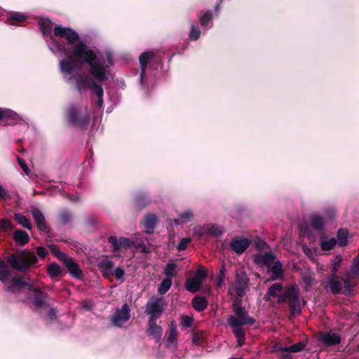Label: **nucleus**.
<instances>
[{
    "label": "nucleus",
    "mask_w": 359,
    "mask_h": 359,
    "mask_svg": "<svg viewBox=\"0 0 359 359\" xmlns=\"http://www.w3.org/2000/svg\"><path fill=\"white\" fill-rule=\"evenodd\" d=\"M55 36L65 39L71 47V53L67 50V55L61 53L57 57L65 56L60 60L59 67L64 78L68 83H73V78L71 76L72 72L77 67L78 62L84 61L89 66L91 75L98 81L104 82L108 79L109 74L107 67L113 65V55L111 53H107V60L109 65L105 64L103 59L98 57L95 53L89 49L82 41H79V34L70 27L55 25L53 28ZM66 50H67L66 48Z\"/></svg>",
    "instance_id": "nucleus-1"
},
{
    "label": "nucleus",
    "mask_w": 359,
    "mask_h": 359,
    "mask_svg": "<svg viewBox=\"0 0 359 359\" xmlns=\"http://www.w3.org/2000/svg\"><path fill=\"white\" fill-rule=\"evenodd\" d=\"M233 310L234 315L230 316L227 321L236 337L238 345L241 346L245 339L243 326L252 325L255 323V320L248 315L245 308L241 306V301L234 302Z\"/></svg>",
    "instance_id": "nucleus-2"
},
{
    "label": "nucleus",
    "mask_w": 359,
    "mask_h": 359,
    "mask_svg": "<svg viewBox=\"0 0 359 359\" xmlns=\"http://www.w3.org/2000/svg\"><path fill=\"white\" fill-rule=\"evenodd\" d=\"M108 243L111 245V251L116 256H121L123 249H135L141 251H145V246L142 238L135 237L134 239H129L126 237L109 236Z\"/></svg>",
    "instance_id": "nucleus-3"
},
{
    "label": "nucleus",
    "mask_w": 359,
    "mask_h": 359,
    "mask_svg": "<svg viewBox=\"0 0 359 359\" xmlns=\"http://www.w3.org/2000/svg\"><path fill=\"white\" fill-rule=\"evenodd\" d=\"M6 290L13 293L28 292L32 293L36 306L38 308L44 305V299L46 298V294L42 292L40 290L34 288V287L29 283L22 282L18 278H12L11 285L7 287Z\"/></svg>",
    "instance_id": "nucleus-4"
},
{
    "label": "nucleus",
    "mask_w": 359,
    "mask_h": 359,
    "mask_svg": "<svg viewBox=\"0 0 359 359\" xmlns=\"http://www.w3.org/2000/svg\"><path fill=\"white\" fill-rule=\"evenodd\" d=\"M40 30L43 36L48 37L47 41L48 46L51 53L55 55L61 53L67 55V50L64 46H62L52 35L53 22L48 18H41L39 21Z\"/></svg>",
    "instance_id": "nucleus-5"
},
{
    "label": "nucleus",
    "mask_w": 359,
    "mask_h": 359,
    "mask_svg": "<svg viewBox=\"0 0 359 359\" xmlns=\"http://www.w3.org/2000/svg\"><path fill=\"white\" fill-rule=\"evenodd\" d=\"M76 87L80 92L90 89L95 95L98 97L97 106L98 109L102 108L103 105V88L100 85H98L89 76L86 74H81L76 78Z\"/></svg>",
    "instance_id": "nucleus-6"
},
{
    "label": "nucleus",
    "mask_w": 359,
    "mask_h": 359,
    "mask_svg": "<svg viewBox=\"0 0 359 359\" xmlns=\"http://www.w3.org/2000/svg\"><path fill=\"white\" fill-rule=\"evenodd\" d=\"M278 302H287L289 304L292 315L296 316L301 313L299 290L296 285H292L285 288L283 293L279 296Z\"/></svg>",
    "instance_id": "nucleus-7"
},
{
    "label": "nucleus",
    "mask_w": 359,
    "mask_h": 359,
    "mask_svg": "<svg viewBox=\"0 0 359 359\" xmlns=\"http://www.w3.org/2000/svg\"><path fill=\"white\" fill-rule=\"evenodd\" d=\"M37 257L32 252L22 253L10 259L13 266L18 271H26L37 262Z\"/></svg>",
    "instance_id": "nucleus-8"
},
{
    "label": "nucleus",
    "mask_w": 359,
    "mask_h": 359,
    "mask_svg": "<svg viewBox=\"0 0 359 359\" xmlns=\"http://www.w3.org/2000/svg\"><path fill=\"white\" fill-rule=\"evenodd\" d=\"M66 118L70 123L79 127L86 126L89 121V115L86 110L79 109L73 106L69 107Z\"/></svg>",
    "instance_id": "nucleus-9"
},
{
    "label": "nucleus",
    "mask_w": 359,
    "mask_h": 359,
    "mask_svg": "<svg viewBox=\"0 0 359 359\" xmlns=\"http://www.w3.org/2000/svg\"><path fill=\"white\" fill-rule=\"evenodd\" d=\"M359 278V254L353 259L350 271L344 275L343 279L344 291V294L349 295L352 292L353 285L351 282L353 279Z\"/></svg>",
    "instance_id": "nucleus-10"
},
{
    "label": "nucleus",
    "mask_w": 359,
    "mask_h": 359,
    "mask_svg": "<svg viewBox=\"0 0 359 359\" xmlns=\"http://www.w3.org/2000/svg\"><path fill=\"white\" fill-rule=\"evenodd\" d=\"M164 307V299L161 298H152L147 304L145 313L149 315V320H156L162 314Z\"/></svg>",
    "instance_id": "nucleus-11"
},
{
    "label": "nucleus",
    "mask_w": 359,
    "mask_h": 359,
    "mask_svg": "<svg viewBox=\"0 0 359 359\" xmlns=\"http://www.w3.org/2000/svg\"><path fill=\"white\" fill-rule=\"evenodd\" d=\"M207 273L203 267H199L195 275L192 278H189L186 281V288L191 292L198 291L203 283L206 278Z\"/></svg>",
    "instance_id": "nucleus-12"
},
{
    "label": "nucleus",
    "mask_w": 359,
    "mask_h": 359,
    "mask_svg": "<svg viewBox=\"0 0 359 359\" xmlns=\"http://www.w3.org/2000/svg\"><path fill=\"white\" fill-rule=\"evenodd\" d=\"M130 317V306L126 303L121 309H116L114 316L111 318V323L116 327H121L127 322Z\"/></svg>",
    "instance_id": "nucleus-13"
},
{
    "label": "nucleus",
    "mask_w": 359,
    "mask_h": 359,
    "mask_svg": "<svg viewBox=\"0 0 359 359\" xmlns=\"http://www.w3.org/2000/svg\"><path fill=\"white\" fill-rule=\"evenodd\" d=\"M249 278L245 271H241L236 275L235 290L237 295L243 297L247 292L249 286Z\"/></svg>",
    "instance_id": "nucleus-14"
},
{
    "label": "nucleus",
    "mask_w": 359,
    "mask_h": 359,
    "mask_svg": "<svg viewBox=\"0 0 359 359\" xmlns=\"http://www.w3.org/2000/svg\"><path fill=\"white\" fill-rule=\"evenodd\" d=\"M154 53L152 51H146L139 56V61L141 67V72L139 83L142 86H145L144 77L146 75V69L149 62L153 58Z\"/></svg>",
    "instance_id": "nucleus-15"
},
{
    "label": "nucleus",
    "mask_w": 359,
    "mask_h": 359,
    "mask_svg": "<svg viewBox=\"0 0 359 359\" xmlns=\"http://www.w3.org/2000/svg\"><path fill=\"white\" fill-rule=\"evenodd\" d=\"M31 213L37 228L41 231L48 232L49 231V227L46 224L45 217L41 211L36 208H32Z\"/></svg>",
    "instance_id": "nucleus-16"
},
{
    "label": "nucleus",
    "mask_w": 359,
    "mask_h": 359,
    "mask_svg": "<svg viewBox=\"0 0 359 359\" xmlns=\"http://www.w3.org/2000/svg\"><path fill=\"white\" fill-rule=\"evenodd\" d=\"M276 257L271 252H260L255 257V262L260 266L269 268L275 262Z\"/></svg>",
    "instance_id": "nucleus-17"
},
{
    "label": "nucleus",
    "mask_w": 359,
    "mask_h": 359,
    "mask_svg": "<svg viewBox=\"0 0 359 359\" xmlns=\"http://www.w3.org/2000/svg\"><path fill=\"white\" fill-rule=\"evenodd\" d=\"M250 241L245 238L236 237L230 244L232 250L238 254H242L250 245Z\"/></svg>",
    "instance_id": "nucleus-18"
},
{
    "label": "nucleus",
    "mask_w": 359,
    "mask_h": 359,
    "mask_svg": "<svg viewBox=\"0 0 359 359\" xmlns=\"http://www.w3.org/2000/svg\"><path fill=\"white\" fill-rule=\"evenodd\" d=\"M69 273L75 278H81L83 272L81 270L79 264L70 257H68L64 262Z\"/></svg>",
    "instance_id": "nucleus-19"
},
{
    "label": "nucleus",
    "mask_w": 359,
    "mask_h": 359,
    "mask_svg": "<svg viewBox=\"0 0 359 359\" xmlns=\"http://www.w3.org/2000/svg\"><path fill=\"white\" fill-rule=\"evenodd\" d=\"M327 287L334 294H339L342 291V280L341 278L332 275L327 282Z\"/></svg>",
    "instance_id": "nucleus-20"
},
{
    "label": "nucleus",
    "mask_w": 359,
    "mask_h": 359,
    "mask_svg": "<svg viewBox=\"0 0 359 359\" xmlns=\"http://www.w3.org/2000/svg\"><path fill=\"white\" fill-rule=\"evenodd\" d=\"M268 273L270 276L271 280L281 279L283 276V271L280 262H274V263L268 268Z\"/></svg>",
    "instance_id": "nucleus-21"
},
{
    "label": "nucleus",
    "mask_w": 359,
    "mask_h": 359,
    "mask_svg": "<svg viewBox=\"0 0 359 359\" xmlns=\"http://www.w3.org/2000/svg\"><path fill=\"white\" fill-rule=\"evenodd\" d=\"M156 216L152 213L147 214L142 221L143 229L147 233H151L156 227Z\"/></svg>",
    "instance_id": "nucleus-22"
},
{
    "label": "nucleus",
    "mask_w": 359,
    "mask_h": 359,
    "mask_svg": "<svg viewBox=\"0 0 359 359\" xmlns=\"http://www.w3.org/2000/svg\"><path fill=\"white\" fill-rule=\"evenodd\" d=\"M177 331L176 325L172 323L170 326L169 332L167 334V346L168 348L175 349L177 347Z\"/></svg>",
    "instance_id": "nucleus-23"
},
{
    "label": "nucleus",
    "mask_w": 359,
    "mask_h": 359,
    "mask_svg": "<svg viewBox=\"0 0 359 359\" xmlns=\"http://www.w3.org/2000/svg\"><path fill=\"white\" fill-rule=\"evenodd\" d=\"M155 320H149L148 333L156 341H159L162 337L163 330L161 326L156 325Z\"/></svg>",
    "instance_id": "nucleus-24"
},
{
    "label": "nucleus",
    "mask_w": 359,
    "mask_h": 359,
    "mask_svg": "<svg viewBox=\"0 0 359 359\" xmlns=\"http://www.w3.org/2000/svg\"><path fill=\"white\" fill-rule=\"evenodd\" d=\"M320 337L322 342L328 346L338 344L341 341V337L333 332L323 333Z\"/></svg>",
    "instance_id": "nucleus-25"
},
{
    "label": "nucleus",
    "mask_w": 359,
    "mask_h": 359,
    "mask_svg": "<svg viewBox=\"0 0 359 359\" xmlns=\"http://www.w3.org/2000/svg\"><path fill=\"white\" fill-rule=\"evenodd\" d=\"M311 227L318 231H322L324 228V218L318 214H312L309 217Z\"/></svg>",
    "instance_id": "nucleus-26"
},
{
    "label": "nucleus",
    "mask_w": 359,
    "mask_h": 359,
    "mask_svg": "<svg viewBox=\"0 0 359 359\" xmlns=\"http://www.w3.org/2000/svg\"><path fill=\"white\" fill-rule=\"evenodd\" d=\"M305 347L303 342H298L285 348V354L280 356L281 359H292L291 353L302 351Z\"/></svg>",
    "instance_id": "nucleus-27"
},
{
    "label": "nucleus",
    "mask_w": 359,
    "mask_h": 359,
    "mask_svg": "<svg viewBox=\"0 0 359 359\" xmlns=\"http://www.w3.org/2000/svg\"><path fill=\"white\" fill-rule=\"evenodd\" d=\"M11 277L9 266L4 261L0 262V281L6 283L11 279Z\"/></svg>",
    "instance_id": "nucleus-28"
},
{
    "label": "nucleus",
    "mask_w": 359,
    "mask_h": 359,
    "mask_svg": "<svg viewBox=\"0 0 359 359\" xmlns=\"http://www.w3.org/2000/svg\"><path fill=\"white\" fill-rule=\"evenodd\" d=\"M0 119L12 120L16 121L19 119V115L11 109L0 108Z\"/></svg>",
    "instance_id": "nucleus-29"
},
{
    "label": "nucleus",
    "mask_w": 359,
    "mask_h": 359,
    "mask_svg": "<svg viewBox=\"0 0 359 359\" xmlns=\"http://www.w3.org/2000/svg\"><path fill=\"white\" fill-rule=\"evenodd\" d=\"M114 266V262L109 259H103L100 263V269L104 276H107L111 273V269Z\"/></svg>",
    "instance_id": "nucleus-30"
},
{
    "label": "nucleus",
    "mask_w": 359,
    "mask_h": 359,
    "mask_svg": "<svg viewBox=\"0 0 359 359\" xmlns=\"http://www.w3.org/2000/svg\"><path fill=\"white\" fill-rule=\"evenodd\" d=\"M13 238L20 245H24L29 241V236L27 232L22 230H18L13 234Z\"/></svg>",
    "instance_id": "nucleus-31"
},
{
    "label": "nucleus",
    "mask_w": 359,
    "mask_h": 359,
    "mask_svg": "<svg viewBox=\"0 0 359 359\" xmlns=\"http://www.w3.org/2000/svg\"><path fill=\"white\" fill-rule=\"evenodd\" d=\"M191 304L193 307L198 311H202L208 306V302L205 297H196L192 301Z\"/></svg>",
    "instance_id": "nucleus-32"
},
{
    "label": "nucleus",
    "mask_w": 359,
    "mask_h": 359,
    "mask_svg": "<svg viewBox=\"0 0 359 359\" xmlns=\"http://www.w3.org/2000/svg\"><path fill=\"white\" fill-rule=\"evenodd\" d=\"M302 280L304 283V289L308 290L316 283L313 273L309 271H304L302 274Z\"/></svg>",
    "instance_id": "nucleus-33"
},
{
    "label": "nucleus",
    "mask_w": 359,
    "mask_h": 359,
    "mask_svg": "<svg viewBox=\"0 0 359 359\" xmlns=\"http://www.w3.org/2000/svg\"><path fill=\"white\" fill-rule=\"evenodd\" d=\"M47 272L51 278H56L62 273V268L56 263H52L47 267Z\"/></svg>",
    "instance_id": "nucleus-34"
},
{
    "label": "nucleus",
    "mask_w": 359,
    "mask_h": 359,
    "mask_svg": "<svg viewBox=\"0 0 359 359\" xmlns=\"http://www.w3.org/2000/svg\"><path fill=\"white\" fill-rule=\"evenodd\" d=\"M282 290V285L280 283L273 284L268 290V292L265 294L264 299L266 301H269L271 297H277L278 292Z\"/></svg>",
    "instance_id": "nucleus-35"
},
{
    "label": "nucleus",
    "mask_w": 359,
    "mask_h": 359,
    "mask_svg": "<svg viewBox=\"0 0 359 359\" xmlns=\"http://www.w3.org/2000/svg\"><path fill=\"white\" fill-rule=\"evenodd\" d=\"M176 268L177 264L174 261H170L167 264L164 269V274L168 277L167 278H170L171 280L176 276Z\"/></svg>",
    "instance_id": "nucleus-36"
},
{
    "label": "nucleus",
    "mask_w": 359,
    "mask_h": 359,
    "mask_svg": "<svg viewBox=\"0 0 359 359\" xmlns=\"http://www.w3.org/2000/svg\"><path fill=\"white\" fill-rule=\"evenodd\" d=\"M14 219L22 227L29 230L32 229V224L27 217H26L25 215L20 213H16L14 215Z\"/></svg>",
    "instance_id": "nucleus-37"
},
{
    "label": "nucleus",
    "mask_w": 359,
    "mask_h": 359,
    "mask_svg": "<svg viewBox=\"0 0 359 359\" xmlns=\"http://www.w3.org/2000/svg\"><path fill=\"white\" fill-rule=\"evenodd\" d=\"M213 18L211 11H205L203 15L199 17V22L202 27H207L208 25L212 21Z\"/></svg>",
    "instance_id": "nucleus-38"
},
{
    "label": "nucleus",
    "mask_w": 359,
    "mask_h": 359,
    "mask_svg": "<svg viewBox=\"0 0 359 359\" xmlns=\"http://www.w3.org/2000/svg\"><path fill=\"white\" fill-rule=\"evenodd\" d=\"M201 34V31L198 28V26L196 25L195 23H192L191 25V29L189 34V37L191 41H196L198 40Z\"/></svg>",
    "instance_id": "nucleus-39"
},
{
    "label": "nucleus",
    "mask_w": 359,
    "mask_h": 359,
    "mask_svg": "<svg viewBox=\"0 0 359 359\" xmlns=\"http://www.w3.org/2000/svg\"><path fill=\"white\" fill-rule=\"evenodd\" d=\"M337 244V240L334 238L328 240H323L320 242V248L323 251L332 250Z\"/></svg>",
    "instance_id": "nucleus-40"
},
{
    "label": "nucleus",
    "mask_w": 359,
    "mask_h": 359,
    "mask_svg": "<svg viewBox=\"0 0 359 359\" xmlns=\"http://www.w3.org/2000/svg\"><path fill=\"white\" fill-rule=\"evenodd\" d=\"M171 285H172V281H171L170 278L163 279L158 289V292L161 294H165L170 288Z\"/></svg>",
    "instance_id": "nucleus-41"
},
{
    "label": "nucleus",
    "mask_w": 359,
    "mask_h": 359,
    "mask_svg": "<svg viewBox=\"0 0 359 359\" xmlns=\"http://www.w3.org/2000/svg\"><path fill=\"white\" fill-rule=\"evenodd\" d=\"M194 212L191 210H187L179 215V220L182 222H188L193 219Z\"/></svg>",
    "instance_id": "nucleus-42"
},
{
    "label": "nucleus",
    "mask_w": 359,
    "mask_h": 359,
    "mask_svg": "<svg viewBox=\"0 0 359 359\" xmlns=\"http://www.w3.org/2000/svg\"><path fill=\"white\" fill-rule=\"evenodd\" d=\"M348 231L346 229H339L337 232V240L340 246H344L347 244Z\"/></svg>",
    "instance_id": "nucleus-43"
},
{
    "label": "nucleus",
    "mask_w": 359,
    "mask_h": 359,
    "mask_svg": "<svg viewBox=\"0 0 359 359\" xmlns=\"http://www.w3.org/2000/svg\"><path fill=\"white\" fill-rule=\"evenodd\" d=\"M27 15L19 12H12L9 13V19L13 22H22L27 19Z\"/></svg>",
    "instance_id": "nucleus-44"
},
{
    "label": "nucleus",
    "mask_w": 359,
    "mask_h": 359,
    "mask_svg": "<svg viewBox=\"0 0 359 359\" xmlns=\"http://www.w3.org/2000/svg\"><path fill=\"white\" fill-rule=\"evenodd\" d=\"M50 251L59 260L64 262L68 257L61 252L60 250L55 245L50 247Z\"/></svg>",
    "instance_id": "nucleus-45"
},
{
    "label": "nucleus",
    "mask_w": 359,
    "mask_h": 359,
    "mask_svg": "<svg viewBox=\"0 0 359 359\" xmlns=\"http://www.w3.org/2000/svg\"><path fill=\"white\" fill-rule=\"evenodd\" d=\"M190 242L191 239L189 238H183L177 246V250H184Z\"/></svg>",
    "instance_id": "nucleus-46"
},
{
    "label": "nucleus",
    "mask_w": 359,
    "mask_h": 359,
    "mask_svg": "<svg viewBox=\"0 0 359 359\" xmlns=\"http://www.w3.org/2000/svg\"><path fill=\"white\" fill-rule=\"evenodd\" d=\"M60 220L62 223L67 224L72 220V214L68 211L62 212L60 214Z\"/></svg>",
    "instance_id": "nucleus-47"
},
{
    "label": "nucleus",
    "mask_w": 359,
    "mask_h": 359,
    "mask_svg": "<svg viewBox=\"0 0 359 359\" xmlns=\"http://www.w3.org/2000/svg\"><path fill=\"white\" fill-rule=\"evenodd\" d=\"M193 231L195 236L198 238H201L207 231V229L203 226H198L194 228Z\"/></svg>",
    "instance_id": "nucleus-48"
},
{
    "label": "nucleus",
    "mask_w": 359,
    "mask_h": 359,
    "mask_svg": "<svg viewBox=\"0 0 359 359\" xmlns=\"http://www.w3.org/2000/svg\"><path fill=\"white\" fill-rule=\"evenodd\" d=\"M114 275L117 280H121L124 277L125 271L123 268L118 266L114 269Z\"/></svg>",
    "instance_id": "nucleus-49"
},
{
    "label": "nucleus",
    "mask_w": 359,
    "mask_h": 359,
    "mask_svg": "<svg viewBox=\"0 0 359 359\" xmlns=\"http://www.w3.org/2000/svg\"><path fill=\"white\" fill-rule=\"evenodd\" d=\"M207 232H208V234L212 235V236H218L219 235H220L222 233V232L219 230V229L217 226H212L210 227L207 230Z\"/></svg>",
    "instance_id": "nucleus-50"
},
{
    "label": "nucleus",
    "mask_w": 359,
    "mask_h": 359,
    "mask_svg": "<svg viewBox=\"0 0 359 359\" xmlns=\"http://www.w3.org/2000/svg\"><path fill=\"white\" fill-rule=\"evenodd\" d=\"M0 226L5 229H11L13 228L11 222L7 219H1Z\"/></svg>",
    "instance_id": "nucleus-51"
},
{
    "label": "nucleus",
    "mask_w": 359,
    "mask_h": 359,
    "mask_svg": "<svg viewBox=\"0 0 359 359\" xmlns=\"http://www.w3.org/2000/svg\"><path fill=\"white\" fill-rule=\"evenodd\" d=\"M18 162L19 165L23 170V171L27 175H28L29 174V168H28L27 164L25 163V162L22 159H21V158H18Z\"/></svg>",
    "instance_id": "nucleus-52"
},
{
    "label": "nucleus",
    "mask_w": 359,
    "mask_h": 359,
    "mask_svg": "<svg viewBox=\"0 0 359 359\" xmlns=\"http://www.w3.org/2000/svg\"><path fill=\"white\" fill-rule=\"evenodd\" d=\"M36 252L38 255L42 258L45 257L48 253L47 250L41 246H39L36 248Z\"/></svg>",
    "instance_id": "nucleus-53"
},
{
    "label": "nucleus",
    "mask_w": 359,
    "mask_h": 359,
    "mask_svg": "<svg viewBox=\"0 0 359 359\" xmlns=\"http://www.w3.org/2000/svg\"><path fill=\"white\" fill-rule=\"evenodd\" d=\"M191 322H192L191 319L189 317H188V316H184L182 318V324L185 327H190L191 325Z\"/></svg>",
    "instance_id": "nucleus-54"
},
{
    "label": "nucleus",
    "mask_w": 359,
    "mask_h": 359,
    "mask_svg": "<svg viewBox=\"0 0 359 359\" xmlns=\"http://www.w3.org/2000/svg\"><path fill=\"white\" fill-rule=\"evenodd\" d=\"M8 197V191L0 184V200H4Z\"/></svg>",
    "instance_id": "nucleus-55"
},
{
    "label": "nucleus",
    "mask_w": 359,
    "mask_h": 359,
    "mask_svg": "<svg viewBox=\"0 0 359 359\" xmlns=\"http://www.w3.org/2000/svg\"><path fill=\"white\" fill-rule=\"evenodd\" d=\"M285 347L286 346H283L282 344L277 343V344H275L274 348L276 351L283 352V353H281V355H280V357L281 355L285 354Z\"/></svg>",
    "instance_id": "nucleus-56"
},
{
    "label": "nucleus",
    "mask_w": 359,
    "mask_h": 359,
    "mask_svg": "<svg viewBox=\"0 0 359 359\" xmlns=\"http://www.w3.org/2000/svg\"><path fill=\"white\" fill-rule=\"evenodd\" d=\"M48 316L50 320H55L56 318L57 312L55 309H51L48 313Z\"/></svg>",
    "instance_id": "nucleus-57"
},
{
    "label": "nucleus",
    "mask_w": 359,
    "mask_h": 359,
    "mask_svg": "<svg viewBox=\"0 0 359 359\" xmlns=\"http://www.w3.org/2000/svg\"><path fill=\"white\" fill-rule=\"evenodd\" d=\"M342 260V257L341 255H337L336 257V259H335V262H334V265L337 266H339L341 263Z\"/></svg>",
    "instance_id": "nucleus-58"
},
{
    "label": "nucleus",
    "mask_w": 359,
    "mask_h": 359,
    "mask_svg": "<svg viewBox=\"0 0 359 359\" xmlns=\"http://www.w3.org/2000/svg\"><path fill=\"white\" fill-rule=\"evenodd\" d=\"M265 245V243L263 241H259L256 243V247L257 248H261L262 246Z\"/></svg>",
    "instance_id": "nucleus-59"
},
{
    "label": "nucleus",
    "mask_w": 359,
    "mask_h": 359,
    "mask_svg": "<svg viewBox=\"0 0 359 359\" xmlns=\"http://www.w3.org/2000/svg\"><path fill=\"white\" fill-rule=\"evenodd\" d=\"M223 283H224V279H223V278H222V276H220V277L219 278L218 283H217V285H218V287H219L220 285H222L223 284Z\"/></svg>",
    "instance_id": "nucleus-60"
},
{
    "label": "nucleus",
    "mask_w": 359,
    "mask_h": 359,
    "mask_svg": "<svg viewBox=\"0 0 359 359\" xmlns=\"http://www.w3.org/2000/svg\"><path fill=\"white\" fill-rule=\"evenodd\" d=\"M193 339V342H194V344H198V342H199V339H198V337L197 336H196V335H195V336H194V337H193V339Z\"/></svg>",
    "instance_id": "nucleus-61"
},
{
    "label": "nucleus",
    "mask_w": 359,
    "mask_h": 359,
    "mask_svg": "<svg viewBox=\"0 0 359 359\" xmlns=\"http://www.w3.org/2000/svg\"><path fill=\"white\" fill-rule=\"evenodd\" d=\"M174 222H175V224H180V222L177 219H175Z\"/></svg>",
    "instance_id": "nucleus-62"
},
{
    "label": "nucleus",
    "mask_w": 359,
    "mask_h": 359,
    "mask_svg": "<svg viewBox=\"0 0 359 359\" xmlns=\"http://www.w3.org/2000/svg\"><path fill=\"white\" fill-rule=\"evenodd\" d=\"M330 211H331V212H332V213H333V214L335 212V210H334V208H332V209L330 210Z\"/></svg>",
    "instance_id": "nucleus-63"
},
{
    "label": "nucleus",
    "mask_w": 359,
    "mask_h": 359,
    "mask_svg": "<svg viewBox=\"0 0 359 359\" xmlns=\"http://www.w3.org/2000/svg\"><path fill=\"white\" fill-rule=\"evenodd\" d=\"M0 262H3L2 260H0Z\"/></svg>",
    "instance_id": "nucleus-64"
}]
</instances>
